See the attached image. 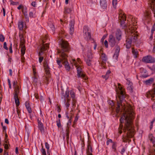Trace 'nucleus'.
I'll list each match as a JSON object with an SVG mask.
<instances>
[{
	"instance_id": "60",
	"label": "nucleus",
	"mask_w": 155,
	"mask_h": 155,
	"mask_svg": "<svg viewBox=\"0 0 155 155\" xmlns=\"http://www.w3.org/2000/svg\"><path fill=\"white\" fill-rule=\"evenodd\" d=\"M50 69H45V72L47 75H48L50 74Z\"/></svg>"
},
{
	"instance_id": "36",
	"label": "nucleus",
	"mask_w": 155,
	"mask_h": 155,
	"mask_svg": "<svg viewBox=\"0 0 155 155\" xmlns=\"http://www.w3.org/2000/svg\"><path fill=\"white\" fill-rule=\"evenodd\" d=\"M48 38V36L47 35H45V36L44 37L42 40V41L43 42V44L41 45V47L43 45H45L46 47V44L48 45V48L49 46V45L48 43H46L44 44V43L45 42V40L47 39Z\"/></svg>"
},
{
	"instance_id": "38",
	"label": "nucleus",
	"mask_w": 155,
	"mask_h": 155,
	"mask_svg": "<svg viewBox=\"0 0 155 155\" xmlns=\"http://www.w3.org/2000/svg\"><path fill=\"white\" fill-rule=\"evenodd\" d=\"M71 8H68L67 7L64 8V13L65 14L70 13L71 12Z\"/></svg>"
},
{
	"instance_id": "22",
	"label": "nucleus",
	"mask_w": 155,
	"mask_h": 155,
	"mask_svg": "<svg viewBox=\"0 0 155 155\" xmlns=\"http://www.w3.org/2000/svg\"><path fill=\"white\" fill-rule=\"evenodd\" d=\"M100 5L103 8H105L107 6V3L106 0H100Z\"/></svg>"
},
{
	"instance_id": "17",
	"label": "nucleus",
	"mask_w": 155,
	"mask_h": 155,
	"mask_svg": "<svg viewBox=\"0 0 155 155\" xmlns=\"http://www.w3.org/2000/svg\"><path fill=\"white\" fill-rule=\"evenodd\" d=\"M120 50V47L118 45L116 46L115 51L113 56V58L114 59H115L117 60L118 58Z\"/></svg>"
},
{
	"instance_id": "61",
	"label": "nucleus",
	"mask_w": 155,
	"mask_h": 155,
	"mask_svg": "<svg viewBox=\"0 0 155 155\" xmlns=\"http://www.w3.org/2000/svg\"><path fill=\"white\" fill-rule=\"evenodd\" d=\"M12 44L11 43L10 44V46L9 48V52L10 53H12Z\"/></svg>"
},
{
	"instance_id": "29",
	"label": "nucleus",
	"mask_w": 155,
	"mask_h": 155,
	"mask_svg": "<svg viewBox=\"0 0 155 155\" xmlns=\"http://www.w3.org/2000/svg\"><path fill=\"white\" fill-rule=\"evenodd\" d=\"M71 100V99L70 98L68 99L65 100V101H63L64 102V104L66 107L67 108V110L68 109L69 106L70 105V104H69V102H70Z\"/></svg>"
},
{
	"instance_id": "31",
	"label": "nucleus",
	"mask_w": 155,
	"mask_h": 155,
	"mask_svg": "<svg viewBox=\"0 0 155 155\" xmlns=\"http://www.w3.org/2000/svg\"><path fill=\"white\" fill-rule=\"evenodd\" d=\"M101 58L103 62H106L107 59V56L104 53H102L101 55Z\"/></svg>"
},
{
	"instance_id": "15",
	"label": "nucleus",
	"mask_w": 155,
	"mask_h": 155,
	"mask_svg": "<svg viewBox=\"0 0 155 155\" xmlns=\"http://www.w3.org/2000/svg\"><path fill=\"white\" fill-rule=\"evenodd\" d=\"M148 4L155 18V0H149Z\"/></svg>"
},
{
	"instance_id": "7",
	"label": "nucleus",
	"mask_w": 155,
	"mask_h": 155,
	"mask_svg": "<svg viewBox=\"0 0 155 155\" xmlns=\"http://www.w3.org/2000/svg\"><path fill=\"white\" fill-rule=\"evenodd\" d=\"M119 20L123 28H125L126 25L125 21L126 20V17L123 11L121 10H120L119 12Z\"/></svg>"
},
{
	"instance_id": "56",
	"label": "nucleus",
	"mask_w": 155,
	"mask_h": 155,
	"mask_svg": "<svg viewBox=\"0 0 155 155\" xmlns=\"http://www.w3.org/2000/svg\"><path fill=\"white\" fill-rule=\"evenodd\" d=\"M17 84V82L16 81H14L13 82V85L14 87H15L16 86H18V85Z\"/></svg>"
},
{
	"instance_id": "8",
	"label": "nucleus",
	"mask_w": 155,
	"mask_h": 155,
	"mask_svg": "<svg viewBox=\"0 0 155 155\" xmlns=\"http://www.w3.org/2000/svg\"><path fill=\"white\" fill-rule=\"evenodd\" d=\"M19 37L20 40L19 47L21 48V52L22 55H24L26 50L25 45V41L23 35H20Z\"/></svg>"
},
{
	"instance_id": "19",
	"label": "nucleus",
	"mask_w": 155,
	"mask_h": 155,
	"mask_svg": "<svg viewBox=\"0 0 155 155\" xmlns=\"http://www.w3.org/2000/svg\"><path fill=\"white\" fill-rule=\"evenodd\" d=\"M91 142L88 141L87 146V155H92V147L91 145Z\"/></svg>"
},
{
	"instance_id": "5",
	"label": "nucleus",
	"mask_w": 155,
	"mask_h": 155,
	"mask_svg": "<svg viewBox=\"0 0 155 155\" xmlns=\"http://www.w3.org/2000/svg\"><path fill=\"white\" fill-rule=\"evenodd\" d=\"M126 120L127 122L125 123V127L127 130L126 137L122 136V139L123 142H127L129 138L132 137L134 134V129L133 126L132 125L131 120H129L127 117H126Z\"/></svg>"
},
{
	"instance_id": "23",
	"label": "nucleus",
	"mask_w": 155,
	"mask_h": 155,
	"mask_svg": "<svg viewBox=\"0 0 155 155\" xmlns=\"http://www.w3.org/2000/svg\"><path fill=\"white\" fill-rule=\"evenodd\" d=\"M38 129L40 130L42 134H44L45 133V129L44 127V125L42 123L38 124Z\"/></svg>"
},
{
	"instance_id": "51",
	"label": "nucleus",
	"mask_w": 155,
	"mask_h": 155,
	"mask_svg": "<svg viewBox=\"0 0 155 155\" xmlns=\"http://www.w3.org/2000/svg\"><path fill=\"white\" fill-rule=\"evenodd\" d=\"M44 67L45 70L46 69H50L49 67L48 66V64L47 63L44 62Z\"/></svg>"
},
{
	"instance_id": "24",
	"label": "nucleus",
	"mask_w": 155,
	"mask_h": 155,
	"mask_svg": "<svg viewBox=\"0 0 155 155\" xmlns=\"http://www.w3.org/2000/svg\"><path fill=\"white\" fill-rule=\"evenodd\" d=\"M25 105L28 113L30 114L31 113L32 111L31 110L30 105L29 102L26 101L25 102Z\"/></svg>"
},
{
	"instance_id": "28",
	"label": "nucleus",
	"mask_w": 155,
	"mask_h": 155,
	"mask_svg": "<svg viewBox=\"0 0 155 155\" xmlns=\"http://www.w3.org/2000/svg\"><path fill=\"white\" fill-rule=\"evenodd\" d=\"M76 100H72V108L71 109V110L70 111V114H73L72 112H73L74 109L76 107Z\"/></svg>"
},
{
	"instance_id": "14",
	"label": "nucleus",
	"mask_w": 155,
	"mask_h": 155,
	"mask_svg": "<svg viewBox=\"0 0 155 155\" xmlns=\"http://www.w3.org/2000/svg\"><path fill=\"white\" fill-rule=\"evenodd\" d=\"M86 28V27H84V28L83 32L84 33V38L87 41H88L90 40L92 41V40H91V39L92 38H91V36L90 32L87 31L86 29L85 30V28Z\"/></svg>"
},
{
	"instance_id": "35",
	"label": "nucleus",
	"mask_w": 155,
	"mask_h": 155,
	"mask_svg": "<svg viewBox=\"0 0 155 155\" xmlns=\"http://www.w3.org/2000/svg\"><path fill=\"white\" fill-rule=\"evenodd\" d=\"M14 91H15V94L14 95L18 96V94L19 92V87L18 86H16L15 87H14Z\"/></svg>"
},
{
	"instance_id": "45",
	"label": "nucleus",
	"mask_w": 155,
	"mask_h": 155,
	"mask_svg": "<svg viewBox=\"0 0 155 155\" xmlns=\"http://www.w3.org/2000/svg\"><path fill=\"white\" fill-rule=\"evenodd\" d=\"M87 58L85 59H92L93 58V56L92 53L91 52L88 53L87 55Z\"/></svg>"
},
{
	"instance_id": "27",
	"label": "nucleus",
	"mask_w": 155,
	"mask_h": 155,
	"mask_svg": "<svg viewBox=\"0 0 155 155\" xmlns=\"http://www.w3.org/2000/svg\"><path fill=\"white\" fill-rule=\"evenodd\" d=\"M132 53L135 58H137L138 56V52L136 49H135L134 48H132Z\"/></svg>"
},
{
	"instance_id": "21",
	"label": "nucleus",
	"mask_w": 155,
	"mask_h": 155,
	"mask_svg": "<svg viewBox=\"0 0 155 155\" xmlns=\"http://www.w3.org/2000/svg\"><path fill=\"white\" fill-rule=\"evenodd\" d=\"M25 25V23L23 22L22 21H19L18 23V26L19 30L20 31H22Z\"/></svg>"
},
{
	"instance_id": "40",
	"label": "nucleus",
	"mask_w": 155,
	"mask_h": 155,
	"mask_svg": "<svg viewBox=\"0 0 155 155\" xmlns=\"http://www.w3.org/2000/svg\"><path fill=\"white\" fill-rule=\"evenodd\" d=\"M120 0H113L112 5L114 8L116 9L117 7V2H119Z\"/></svg>"
},
{
	"instance_id": "12",
	"label": "nucleus",
	"mask_w": 155,
	"mask_h": 155,
	"mask_svg": "<svg viewBox=\"0 0 155 155\" xmlns=\"http://www.w3.org/2000/svg\"><path fill=\"white\" fill-rule=\"evenodd\" d=\"M142 61L147 63H153L155 62V58L150 55H148L143 57Z\"/></svg>"
},
{
	"instance_id": "52",
	"label": "nucleus",
	"mask_w": 155,
	"mask_h": 155,
	"mask_svg": "<svg viewBox=\"0 0 155 155\" xmlns=\"http://www.w3.org/2000/svg\"><path fill=\"white\" fill-rule=\"evenodd\" d=\"M5 40V37L2 34H0V41L1 42H3Z\"/></svg>"
},
{
	"instance_id": "37",
	"label": "nucleus",
	"mask_w": 155,
	"mask_h": 155,
	"mask_svg": "<svg viewBox=\"0 0 155 155\" xmlns=\"http://www.w3.org/2000/svg\"><path fill=\"white\" fill-rule=\"evenodd\" d=\"M154 79L153 78H150V79L146 80L145 83L147 85H149L152 84L153 82Z\"/></svg>"
},
{
	"instance_id": "1",
	"label": "nucleus",
	"mask_w": 155,
	"mask_h": 155,
	"mask_svg": "<svg viewBox=\"0 0 155 155\" xmlns=\"http://www.w3.org/2000/svg\"><path fill=\"white\" fill-rule=\"evenodd\" d=\"M61 49L58 50V52L59 54L60 58H57V63L59 65L58 67L61 68L62 66L61 62L64 66L65 68L68 71H69L70 69V67L69 66L68 61L67 58L68 55L67 53L69 50V44L68 42L62 40L61 44Z\"/></svg>"
},
{
	"instance_id": "63",
	"label": "nucleus",
	"mask_w": 155,
	"mask_h": 155,
	"mask_svg": "<svg viewBox=\"0 0 155 155\" xmlns=\"http://www.w3.org/2000/svg\"><path fill=\"white\" fill-rule=\"evenodd\" d=\"M66 141L67 143H69V134H68V133L67 134H66Z\"/></svg>"
},
{
	"instance_id": "25",
	"label": "nucleus",
	"mask_w": 155,
	"mask_h": 155,
	"mask_svg": "<svg viewBox=\"0 0 155 155\" xmlns=\"http://www.w3.org/2000/svg\"><path fill=\"white\" fill-rule=\"evenodd\" d=\"M148 138L150 141L152 143L153 146L155 147V138L152 134H150L148 136Z\"/></svg>"
},
{
	"instance_id": "13",
	"label": "nucleus",
	"mask_w": 155,
	"mask_h": 155,
	"mask_svg": "<svg viewBox=\"0 0 155 155\" xmlns=\"http://www.w3.org/2000/svg\"><path fill=\"white\" fill-rule=\"evenodd\" d=\"M69 90H67L65 92L62 90L60 94L61 99L63 101H65V100L69 99Z\"/></svg>"
},
{
	"instance_id": "41",
	"label": "nucleus",
	"mask_w": 155,
	"mask_h": 155,
	"mask_svg": "<svg viewBox=\"0 0 155 155\" xmlns=\"http://www.w3.org/2000/svg\"><path fill=\"white\" fill-rule=\"evenodd\" d=\"M45 147L47 149V153L48 155H50V150H49V145L47 142L45 143Z\"/></svg>"
},
{
	"instance_id": "55",
	"label": "nucleus",
	"mask_w": 155,
	"mask_h": 155,
	"mask_svg": "<svg viewBox=\"0 0 155 155\" xmlns=\"http://www.w3.org/2000/svg\"><path fill=\"white\" fill-rule=\"evenodd\" d=\"M17 111L19 118H20L21 117L20 111L17 108Z\"/></svg>"
},
{
	"instance_id": "3",
	"label": "nucleus",
	"mask_w": 155,
	"mask_h": 155,
	"mask_svg": "<svg viewBox=\"0 0 155 155\" xmlns=\"http://www.w3.org/2000/svg\"><path fill=\"white\" fill-rule=\"evenodd\" d=\"M120 111L123 112V116H122L120 119V124L119 126L121 130H119V132L120 134L122 133V130L123 128L122 124L124 122V120H125V123L123 130H125V132L126 130L127 131V130L125 127V123L127 122L126 120V117L127 116L129 120H131L132 125L133 126V120L134 117V113L133 109L130 106H129L127 107H126L125 106L123 107L122 108H121Z\"/></svg>"
},
{
	"instance_id": "10",
	"label": "nucleus",
	"mask_w": 155,
	"mask_h": 155,
	"mask_svg": "<svg viewBox=\"0 0 155 155\" xmlns=\"http://www.w3.org/2000/svg\"><path fill=\"white\" fill-rule=\"evenodd\" d=\"M108 41L109 45L111 47H113L116 44L118 43H117L114 33H113L109 35Z\"/></svg>"
},
{
	"instance_id": "57",
	"label": "nucleus",
	"mask_w": 155,
	"mask_h": 155,
	"mask_svg": "<svg viewBox=\"0 0 155 155\" xmlns=\"http://www.w3.org/2000/svg\"><path fill=\"white\" fill-rule=\"evenodd\" d=\"M3 48L6 50L8 49V47L7 46V43L6 42H4L3 44Z\"/></svg>"
},
{
	"instance_id": "11",
	"label": "nucleus",
	"mask_w": 155,
	"mask_h": 155,
	"mask_svg": "<svg viewBox=\"0 0 155 155\" xmlns=\"http://www.w3.org/2000/svg\"><path fill=\"white\" fill-rule=\"evenodd\" d=\"M46 47L45 45H43L41 48L40 51L38 53L39 61L40 63H41L43 60L44 57L42 56L43 54V53L44 52V51L47 50L48 49V45L46 44Z\"/></svg>"
},
{
	"instance_id": "39",
	"label": "nucleus",
	"mask_w": 155,
	"mask_h": 155,
	"mask_svg": "<svg viewBox=\"0 0 155 155\" xmlns=\"http://www.w3.org/2000/svg\"><path fill=\"white\" fill-rule=\"evenodd\" d=\"M48 25L51 29V30L52 31V32L53 34H54L55 32V28L54 27V25L52 23H49Z\"/></svg>"
},
{
	"instance_id": "30",
	"label": "nucleus",
	"mask_w": 155,
	"mask_h": 155,
	"mask_svg": "<svg viewBox=\"0 0 155 155\" xmlns=\"http://www.w3.org/2000/svg\"><path fill=\"white\" fill-rule=\"evenodd\" d=\"M111 71L110 70H108L107 71L105 75H103L102 76V77L104 79H105L106 80L107 79L109 76V74L110 73Z\"/></svg>"
},
{
	"instance_id": "9",
	"label": "nucleus",
	"mask_w": 155,
	"mask_h": 155,
	"mask_svg": "<svg viewBox=\"0 0 155 155\" xmlns=\"http://www.w3.org/2000/svg\"><path fill=\"white\" fill-rule=\"evenodd\" d=\"M19 37L20 40L19 47L21 48V52L22 55H24L26 50L25 45V41L23 35H20Z\"/></svg>"
},
{
	"instance_id": "47",
	"label": "nucleus",
	"mask_w": 155,
	"mask_h": 155,
	"mask_svg": "<svg viewBox=\"0 0 155 155\" xmlns=\"http://www.w3.org/2000/svg\"><path fill=\"white\" fill-rule=\"evenodd\" d=\"M22 11L23 14L27 13H28V10L27 7L26 6L23 7Z\"/></svg>"
},
{
	"instance_id": "50",
	"label": "nucleus",
	"mask_w": 155,
	"mask_h": 155,
	"mask_svg": "<svg viewBox=\"0 0 155 155\" xmlns=\"http://www.w3.org/2000/svg\"><path fill=\"white\" fill-rule=\"evenodd\" d=\"M127 149V147H124L122 149L121 151L120 152V153L121 154L123 155L125 151Z\"/></svg>"
},
{
	"instance_id": "33",
	"label": "nucleus",
	"mask_w": 155,
	"mask_h": 155,
	"mask_svg": "<svg viewBox=\"0 0 155 155\" xmlns=\"http://www.w3.org/2000/svg\"><path fill=\"white\" fill-rule=\"evenodd\" d=\"M85 61L86 63L87 64L88 66H91L93 62V60L89 59H85Z\"/></svg>"
},
{
	"instance_id": "62",
	"label": "nucleus",
	"mask_w": 155,
	"mask_h": 155,
	"mask_svg": "<svg viewBox=\"0 0 155 155\" xmlns=\"http://www.w3.org/2000/svg\"><path fill=\"white\" fill-rule=\"evenodd\" d=\"M6 127L5 126H3L2 127V130H3V133H6Z\"/></svg>"
},
{
	"instance_id": "43",
	"label": "nucleus",
	"mask_w": 155,
	"mask_h": 155,
	"mask_svg": "<svg viewBox=\"0 0 155 155\" xmlns=\"http://www.w3.org/2000/svg\"><path fill=\"white\" fill-rule=\"evenodd\" d=\"M40 151L41 153V155H47L45 149L43 147L42 145V148L40 150Z\"/></svg>"
},
{
	"instance_id": "16",
	"label": "nucleus",
	"mask_w": 155,
	"mask_h": 155,
	"mask_svg": "<svg viewBox=\"0 0 155 155\" xmlns=\"http://www.w3.org/2000/svg\"><path fill=\"white\" fill-rule=\"evenodd\" d=\"M115 36L118 43L121 40L122 38V32L120 29H117L115 31Z\"/></svg>"
},
{
	"instance_id": "18",
	"label": "nucleus",
	"mask_w": 155,
	"mask_h": 155,
	"mask_svg": "<svg viewBox=\"0 0 155 155\" xmlns=\"http://www.w3.org/2000/svg\"><path fill=\"white\" fill-rule=\"evenodd\" d=\"M151 13L149 12H147L144 14V19L147 22H149L151 20Z\"/></svg>"
},
{
	"instance_id": "53",
	"label": "nucleus",
	"mask_w": 155,
	"mask_h": 155,
	"mask_svg": "<svg viewBox=\"0 0 155 155\" xmlns=\"http://www.w3.org/2000/svg\"><path fill=\"white\" fill-rule=\"evenodd\" d=\"M114 141H113L111 139L108 138L106 142L107 145H108L110 143H112Z\"/></svg>"
},
{
	"instance_id": "49",
	"label": "nucleus",
	"mask_w": 155,
	"mask_h": 155,
	"mask_svg": "<svg viewBox=\"0 0 155 155\" xmlns=\"http://www.w3.org/2000/svg\"><path fill=\"white\" fill-rule=\"evenodd\" d=\"M91 40H92L93 41V42L92 43H94V50H95L96 49V47L97 46V44L95 40L94 39H91Z\"/></svg>"
},
{
	"instance_id": "48",
	"label": "nucleus",
	"mask_w": 155,
	"mask_h": 155,
	"mask_svg": "<svg viewBox=\"0 0 155 155\" xmlns=\"http://www.w3.org/2000/svg\"><path fill=\"white\" fill-rule=\"evenodd\" d=\"M57 125L58 128H60L61 127V123L60 120L58 119L57 121Z\"/></svg>"
},
{
	"instance_id": "4",
	"label": "nucleus",
	"mask_w": 155,
	"mask_h": 155,
	"mask_svg": "<svg viewBox=\"0 0 155 155\" xmlns=\"http://www.w3.org/2000/svg\"><path fill=\"white\" fill-rule=\"evenodd\" d=\"M118 89L116 90L117 95L118 96V99L117 98V107L116 109V112L117 114L119 113L121 108H122L123 107L125 106L126 107H126L124 104L123 105L122 104V102L124 101L126 102V101L124 99L127 97V95L124 91L122 87H121V84L118 83Z\"/></svg>"
},
{
	"instance_id": "64",
	"label": "nucleus",
	"mask_w": 155,
	"mask_h": 155,
	"mask_svg": "<svg viewBox=\"0 0 155 155\" xmlns=\"http://www.w3.org/2000/svg\"><path fill=\"white\" fill-rule=\"evenodd\" d=\"M4 148L5 149L7 150L9 148L8 145V144H5L4 145Z\"/></svg>"
},
{
	"instance_id": "2",
	"label": "nucleus",
	"mask_w": 155,
	"mask_h": 155,
	"mask_svg": "<svg viewBox=\"0 0 155 155\" xmlns=\"http://www.w3.org/2000/svg\"><path fill=\"white\" fill-rule=\"evenodd\" d=\"M130 18H131V22L132 24L129 27V28L130 30L128 33V35L127 37L126 40V46L127 48H129L131 46L132 42H135L138 36L137 32H135L137 29L136 26H137V19L136 18L131 16Z\"/></svg>"
},
{
	"instance_id": "54",
	"label": "nucleus",
	"mask_w": 155,
	"mask_h": 155,
	"mask_svg": "<svg viewBox=\"0 0 155 155\" xmlns=\"http://www.w3.org/2000/svg\"><path fill=\"white\" fill-rule=\"evenodd\" d=\"M109 103L110 105L111 106V108H114V104L113 101H111L109 102Z\"/></svg>"
},
{
	"instance_id": "46",
	"label": "nucleus",
	"mask_w": 155,
	"mask_h": 155,
	"mask_svg": "<svg viewBox=\"0 0 155 155\" xmlns=\"http://www.w3.org/2000/svg\"><path fill=\"white\" fill-rule=\"evenodd\" d=\"M33 72H34V77H33V81L35 83H37L38 81V79L35 76V74H36V72L35 71L34 69L33 68Z\"/></svg>"
},
{
	"instance_id": "44",
	"label": "nucleus",
	"mask_w": 155,
	"mask_h": 155,
	"mask_svg": "<svg viewBox=\"0 0 155 155\" xmlns=\"http://www.w3.org/2000/svg\"><path fill=\"white\" fill-rule=\"evenodd\" d=\"M29 16L31 18H35L36 17L35 13L33 12H29Z\"/></svg>"
},
{
	"instance_id": "58",
	"label": "nucleus",
	"mask_w": 155,
	"mask_h": 155,
	"mask_svg": "<svg viewBox=\"0 0 155 155\" xmlns=\"http://www.w3.org/2000/svg\"><path fill=\"white\" fill-rule=\"evenodd\" d=\"M24 14V15L25 19H26V20H28V21H29V18H28V16L27 13H25V14Z\"/></svg>"
},
{
	"instance_id": "32",
	"label": "nucleus",
	"mask_w": 155,
	"mask_h": 155,
	"mask_svg": "<svg viewBox=\"0 0 155 155\" xmlns=\"http://www.w3.org/2000/svg\"><path fill=\"white\" fill-rule=\"evenodd\" d=\"M14 97L15 100V102L16 106H18L19 105V101L18 96H16V95H14Z\"/></svg>"
},
{
	"instance_id": "6",
	"label": "nucleus",
	"mask_w": 155,
	"mask_h": 155,
	"mask_svg": "<svg viewBox=\"0 0 155 155\" xmlns=\"http://www.w3.org/2000/svg\"><path fill=\"white\" fill-rule=\"evenodd\" d=\"M73 60L74 63V65L77 68L78 77V78H82L85 80H86L87 78L85 76V74H83L81 66L79 65V64L76 62L75 59Z\"/></svg>"
},
{
	"instance_id": "34",
	"label": "nucleus",
	"mask_w": 155,
	"mask_h": 155,
	"mask_svg": "<svg viewBox=\"0 0 155 155\" xmlns=\"http://www.w3.org/2000/svg\"><path fill=\"white\" fill-rule=\"evenodd\" d=\"M117 143L115 141H114L112 143V148L114 152H116L117 151L116 147H117Z\"/></svg>"
},
{
	"instance_id": "26",
	"label": "nucleus",
	"mask_w": 155,
	"mask_h": 155,
	"mask_svg": "<svg viewBox=\"0 0 155 155\" xmlns=\"http://www.w3.org/2000/svg\"><path fill=\"white\" fill-rule=\"evenodd\" d=\"M149 94L151 97V100L153 101H154L155 100L154 95H155V87L152 91H149Z\"/></svg>"
},
{
	"instance_id": "20",
	"label": "nucleus",
	"mask_w": 155,
	"mask_h": 155,
	"mask_svg": "<svg viewBox=\"0 0 155 155\" xmlns=\"http://www.w3.org/2000/svg\"><path fill=\"white\" fill-rule=\"evenodd\" d=\"M74 21H71L69 24L70 28V34L71 35H72L74 31Z\"/></svg>"
},
{
	"instance_id": "42",
	"label": "nucleus",
	"mask_w": 155,
	"mask_h": 155,
	"mask_svg": "<svg viewBox=\"0 0 155 155\" xmlns=\"http://www.w3.org/2000/svg\"><path fill=\"white\" fill-rule=\"evenodd\" d=\"M70 94L71 98H72V100H75V93L74 91H70Z\"/></svg>"
},
{
	"instance_id": "59",
	"label": "nucleus",
	"mask_w": 155,
	"mask_h": 155,
	"mask_svg": "<svg viewBox=\"0 0 155 155\" xmlns=\"http://www.w3.org/2000/svg\"><path fill=\"white\" fill-rule=\"evenodd\" d=\"M104 45L106 48L108 47V42L107 40H105L104 42Z\"/></svg>"
}]
</instances>
